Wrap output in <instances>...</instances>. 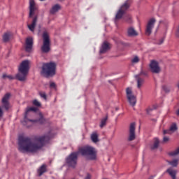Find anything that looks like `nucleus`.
Masks as SVG:
<instances>
[{
  "mask_svg": "<svg viewBox=\"0 0 179 179\" xmlns=\"http://www.w3.org/2000/svg\"><path fill=\"white\" fill-rule=\"evenodd\" d=\"M149 66L150 71L152 73L159 74L160 72H162V68L159 64V62L156 60H151Z\"/></svg>",
  "mask_w": 179,
  "mask_h": 179,
  "instance_id": "11",
  "label": "nucleus"
},
{
  "mask_svg": "<svg viewBox=\"0 0 179 179\" xmlns=\"http://www.w3.org/2000/svg\"><path fill=\"white\" fill-rule=\"evenodd\" d=\"M125 15V13L124 11L119 9L117 13H116L115 17V22H117V20H120V19H122V17Z\"/></svg>",
  "mask_w": 179,
  "mask_h": 179,
  "instance_id": "24",
  "label": "nucleus"
},
{
  "mask_svg": "<svg viewBox=\"0 0 179 179\" xmlns=\"http://www.w3.org/2000/svg\"><path fill=\"white\" fill-rule=\"evenodd\" d=\"M155 23H156L155 18H151L147 23L145 28V35L150 36L152 34V31L153 30V27H155Z\"/></svg>",
  "mask_w": 179,
  "mask_h": 179,
  "instance_id": "12",
  "label": "nucleus"
},
{
  "mask_svg": "<svg viewBox=\"0 0 179 179\" xmlns=\"http://www.w3.org/2000/svg\"><path fill=\"white\" fill-rule=\"evenodd\" d=\"M134 78L137 83V89L141 90V89H142V86H143V84L145 83V79L139 77V76H134Z\"/></svg>",
  "mask_w": 179,
  "mask_h": 179,
  "instance_id": "18",
  "label": "nucleus"
},
{
  "mask_svg": "<svg viewBox=\"0 0 179 179\" xmlns=\"http://www.w3.org/2000/svg\"><path fill=\"white\" fill-rule=\"evenodd\" d=\"M12 97V94L10 92L6 93L1 99V106H0V120H2L3 117V110L2 108L6 110V111H9L10 108V98Z\"/></svg>",
  "mask_w": 179,
  "mask_h": 179,
  "instance_id": "7",
  "label": "nucleus"
},
{
  "mask_svg": "<svg viewBox=\"0 0 179 179\" xmlns=\"http://www.w3.org/2000/svg\"><path fill=\"white\" fill-rule=\"evenodd\" d=\"M148 179H154V178H153V176H151Z\"/></svg>",
  "mask_w": 179,
  "mask_h": 179,
  "instance_id": "44",
  "label": "nucleus"
},
{
  "mask_svg": "<svg viewBox=\"0 0 179 179\" xmlns=\"http://www.w3.org/2000/svg\"><path fill=\"white\" fill-rule=\"evenodd\" d=\"M167 134H170V130H164V135H166Z\"/></svg>",
  "mask_w": 179,
  "mask_h": 179,
  "instance_id": "40",
  "label": "nucleus"
},
{
  "mask_svg": "<svg viewBox=\"0 0 179 179\" xmlns=\"http://www.w3.org/2000/svg\"><path fill=\"white\" fill-rule=\"evenodd\" d=\"M135 122H132L130 124L128 138L129 142H131V141H135V138H136V136L135 135Z\"/></svg>",
  "mask_w": 179,
  "mask_h": 179,
  "instance_id": "13",
  "label": "nucleus"
},
{
  "mask_svg": "<svg viewBox=\"0 0 179 179\" xmlns=\"http://www.w3.org/2000/svg\"><path fill=\"white\" fill-rule=\"evenodd\" d=\"M126 94L130 106H131L132 107H135L136 104V96L134 94L131 87H127L126 89Z\"/></svg>",
  "mask_w": 179,
  "mask_h": 179,
  "instance_id": "10",
  "label": "nucleus"
},
{
  "mask_svg": "<svg viewBox=\"0 0 179 179\" xmlns=\"http://www.w3.org/2000/svg\"><path fill=\"white\" fill-rule=\"evenodd\" d=\"M127 34L129 37H135L138 36V32H136V31L134 27L129 28L127 31Z\"/></svg>",
  "mask_w": 179,
  "mask_h": 179,
  "instance_id": "23",
  "label": "nucleus"
},
{
  "mask_svg": "<svg viewBox=\"0 0 179 179\" xmlns=\"http://www.w3.org/2000/svg\"><path fill=\"white\" fill-rule=\"evenodd\" d=\"M131 3H132L131 0H127L120 6V10H122V12H124L125 13V12H127V10H128V9H129V8H131Z\"/></svg>",
  "mask_w": 179,
  "mask_h": 179,
  "instance_id": "17",
  "label": "nucleus"
},
{
  "mask_svg": "<svg viewBox=\"0 0 179 179\" xmlns=\"http://www.w3.org/2000/svg\"><path fill=\"white\" fill-rule=\"evenodd\" d=\"M13 34L10 31H7L4 33L3 35V43H8L10 40V37H12Z\"/></svg>",
  "mask_w": 179,
  "mask_h": 179,
  "instance_id": "22",
  "label": "nucleus"
},
{
  "mask_svg": "<svg viewBox=\"0 0 179 179\" xmlns=\"http://www.w3.org/2000/svg\"><path fill=\"white\" fill-rule=\"evenodd\" d=\"M176 115L179 117V109L176 110Z\"/></svg>",
  "mask_w": 179,
  "mask_h": 179,
  "instance_id": "42",
  "label": "nucleus"
},
{
  "mask_svg": "<svg viewBox=\"0 0 179 179\" xmlns=\"http://www.w3.org/2000/svg\"><path fill=\"white\" fill-rule=\"evenodd\" d=\"M160 145V141L157 138L153 139L152 143L150 145V148L151 150H157L159 146Z\"/></svg>",
  "mask_w": 179,
  "mask_h": 179,
  "instance_id": "16",
  "label": "nucleus"
},
{
  "mask_svg": "<svg viewBox=\"0 0 179 179\" xmlns=\"http://www.w3.org/2000/svg\"><path fill=\"white\" fill-rule=\"evenodd\" d=\"M107 120H108V117L106 116L101 120L100 128H104L107 125Z\"/></svg>",
  "mask_w": 179,
  "mask_h": 179,
  "instance_id": "26",
  "label": "nucleus"
},
{
  "mask_svg": "<svg viewBox=\"0 0 179 179\" xmlns=\"http://www.w3.org/2000/svg\"><path fill=\"white\" fill-rule=\"evenodd\" d=\"M50 87H55V83H50Z\"/></svg>",
  "mask_w": 179,
  "mask_h": 179,
  "instance_id": "39",
  "label": "nucleus"
},
{
  "mask_svg": "<svg viewBox=\"0 0 179 179\" xmlns=\"http://www.w3.org/2000/svg\"><path fill=\"white\" fill-rule=\"evenodd\" d=\"M2 79H9V80H13L15 79V77L9 75L8 76L6 73L3 74Z\"/></svg>",
  "mask_w": 179,
  "mask_h": 179,
  "instance_id": "30",
  "label": "nucleus"
},
{
  "mask_svg": "<svg viewBox=\"0 0 179 179\" xmlns=\"http://www.w3.org/2000/svg\"><path fill=\"white\" fill-rule=\"evenodd\" d=\"M91 178H92V176L90 174L87 173V175L85 179H91Z\"/></svg>",
  "mask_w": 179,
  "mask_h": 179,
  "instance_id": "41",
  "label": "nucleus"
},
{
  "mask_svg": "<svg viewBox=\"0 0 179 179\" xmlns=\"http://www.w3.org/2000/svg\"><path fill=\"white\" fill-rule=\"evenodd\" d=\"M162 89L165 92V93H170V87H167L166 85H164L162 87Z\"/></svg>",
  "mask_w": 179,
  "mask_h": 179,
  "instance_id": "32",
  "label": "nucleus"
},
{
  "mask_svg": "<svg viewBox=\"0 0 179 179\" xmlns=\"http://www.w3.org/2000/svg\"><path fill=\"white\" fill-rule=\"evenodd\" d=\"M115 110H116V111H117V110H118V108H115Z\"/></svg>",
  "mask_w": 179,
  "mask_h": 179,
  "instance_id": "46",
  "label": "nucleus"
},
{
  "mask_svg": "<svg viewBox=\"0 0 179 179\" xmlns=\"http://www.w3.org/2000/svg\"><path fill=\"white\" fill-rule=\"evenodd\" d=\"M169 140L170 138L169 137H164L163 142H169Z\"/></svg>",
  "mask_w": 179,
  "mask_h": 179,
  "instance_id": "38",
  "label": "nucleus"
},
{
  "mask_svg": "<svg viewBox=\"0 0 179 179\" xmlns=\"http://www.w3.org/2000/svg\"><path fill=\"white\" fill-rule=\"evenodd\" d=\"M176 87H178V89H179V81L176 83Z\"/></svg>",
  "mask_w": 179,
  "mask_h": 179,
  "instance_id": "43",
  "label": "nucleus"
},
{
  "mask_svg": "<svg viewBox=\"0 0 179 179\" xmlns=\"http://www.w3.org/2000/svg\"><path fill=\"white\" fill-rule=\"evenodd\" d=\"M148 76V73L146 71H145L143 69H141L140 73L137 75H135V76H138L139 78H141V76Z\"/></svg>",
  "mask_w": 179,
  "mask_h": 179,
  "instance_id": "29",
  "label": "nucleus"
},
{
  "mask_svg": "<svg viewBox=\"0 0 179 179\" xmlns=\"http://www.w3.org/2000/svg\"><path fill=\"white\" fill-rule=\"evenodd\" d=\"M57 64L55 62L44 63L42 66L41 74L44 78H50L55 75Z\"/></svg>",
  "mask_w": 179,
  "mask_h": 179,
  "instance_id": "6",
  "label": "nucleus"
},
{
  "mask_svg": "<svg viewBox=\"0 0 179 179\" xmlns=\"http://www.w3.org/2000/svg\"><path fill=\"white\" fill-rule=\"evenodd\" d=\"M178 129V127H177V123H173L169 129V131L171 132H176Z\"/></svg>",
  "mask_w": 179,
  "mask_h": 179,
  "instance_id": "28",
  "label": "nucleus"
},
{
  "mask_svg": "<svg viewBox=\"0 0 179 179\" xmlns=\"http://www.w3.org/2000/svg\"><path fill=\"white\" fill-rule=\"evenodd\" d=\"M78 156H79V152H71L66 159V163L69 167H72V169L76 168V164H78Z\"/></svg>",
  "mask_w": 179,
  "mask_h": 179,
  "instance_id": "9",
  "label": "nucleus"
},
{
  "mask_svg": "<svg viewBox=\"0 0 179 179\" xmlns=\"http://www.w3.org/2000/svg\"><path fill=\"white\" fill-rule=\"evenodd\" d=\"M40 1H45V0H40Z\"/></svg>",
  "mask_w": 179,
  "mask_h": 179,
  "instance_id": "47",
  "label": "nucleus"
},
{
  "mask_svg": "<svg viewBox=\"0 0 179 179\" xmlns=\"http://www.w3.org/2000/svg\"><path fill=\"white\" fill-rule=\"evenodd\" d=\"M29 64H30L29 60H24L20 65L18 69L20 73L15 76L16 79L20 80V82H24L26 80V77L27 76V73H29Z\"/></svg>",
  "mask_w": 179,
  "mask_h": 179,
  "instance_id": "5",
  "label": "nucleus"
},
{
  "mask_svg": "<svg viewBox=\"0 0 179 179\" xmlns=\"http://www.w3.org/2000/svg\"><path fill=\"white\" fill-rule=\"evenodd\" d=\"M78 153H80L82 156H84L88 160H96L97 159V151L96 148L90 145L79 148Z\"/></svg>",
  "mask_w": 179,
  "mask_h": 179,
  "instance_id": "3",
  "label": "nucleus"
},
{
  "mask_svg": "<svg viewBox=\"0 0 179 179\" xmlns=\"http://www.w3.org/2000/svg\"><path fill=\"white\" fill-rule=\"evenodd\" d=\"M91 140L94 143H97V142L99 141V134H97V132H94L91 134Z\"/></svg>",
  "mask_w": 179,
  "mask_h": 179,
  "instance_id": "25",
  "label": "nucleus"
},
{
  "mask_svg": "<svg viewBox=\"0 0 179 179\" xmlns=\"http://www.w3.org/2000/svg\"><path fill=\"white\" fill-rule=\"evenodd\" d=\"M33 104L34 106H36V107H41V103L37 101V99L34 100Z\"/></svg>",
  "mask_w": 179,
  "mask_h": 179,
  "instance_id": "31",
  "label": "nucleus"
},
{
  "mask_svg": "<svg viewBox=\"0 0 179 179\" xmlns=\"http://www.w3.org/2000/svg\"><path fill=\"white\" fill-rule=\"evenodd\" d=\"M52 138L51 131L41 136L35 137L34 139L29 137L21 136L18 139V150L21 153H37L41 150L44 145Z\"/></svg>",
  "mask_w": 179,
  "mask_h": 179,
  "instance_id": "1",
  "label": "nucleus"
},
{
  "mask_svg": "<svg viewBox=\"0 0 179 179\" xmlns=\"http://www.w3.org/2000/svg\"><path fill=\"white\" fill-rule=\"evenodd\" d=\"M59 10H61V5L55 4L50 9V15H55L57 13V12H58Z\"/></svg>",
  "mask_w": 179,
  "mask_h": 179,
  "instance_id": "21",
  "label": "nucleus"
},
{
  "mask_svg": "<svg viewBox=\"0 0 179 179\" xmlns=\"http://www.w3.org/2000/svg\"><path fill=\"white\" fill-rule=\"evenodd\" d=\"M110 50H111V45L108 42L104 41L101 46L99 54H106Z\"/></svg>",
  "mask_w": 179,
  "mask_h": 179,
  "instance_id": "14",
  "label": "nucleus"
},
{
  "mask_svg": "<svg viewBox=\"0 0 179 179\" xmlns=\"http://www.w3.org/2000/svg\"><path fill=\"white\" fill-rule=\"evenodd\" d=\"M163 43H164V38H162L159 39L157 44H159L160 45L161 44H163Z\"/></svg>",
  "mask_w": 179,
  "mask_h": 179,
  "instance_id": "37",
  "label": "nucleus"
},
{
  "mask_svg": "<svg viewBox=\"0 0 179 179\" xmlns=\"http://www.w3.org/2000/svg\"><path fill=\"white\" fill-rule=\"evenodd\" d=\"M168 163L172 166V167H177V166H178V159H175L173 161H169Z\"/></svg>",
  "mask_w": 179,
  "mask_h": 179,
  "instance_id": "27",
  "label": "nucleus"
},
{
  "mask_svg": "<svg viewBox=\"0 0 179 179\" xmlns=\"http://www.w3.org/2000/svg\"><path fill=\"white\" fill-rule=\"evenodd\" d=\"M38 13V9L37 8V6H36V2H34V0H29V19H32V22L31 24H28L27 27L30 30V31H32V33H34V29H36V26L37 24V20H38V16L37 15V13Z\"/></svg>",
  "mask_w": 179,
  "mask_h": 179,
  "instance_id": "2",
  "label": "nucleus"
},
{
  "mask_svg": "<svg viewBox=\"0 0 179 179\" xmlns=\"http://www.w3.org/2000/svg\"><path fill=\"white\" fill-rule=\"evenodd\" d=\"M25 50L27 52H31V50H33V38L28 37L25 41Z\"/></svg>",
  "mask_w": 179,
  "mask_h": 179,
  "instance_id": "15",
  "label": "nucleus"
},
{
  "mask_svg": "<svg viewBox=\"0 0 179 179\" xmlns=\"http://www.w3.org/2000/svg\"><path fill=\"white\" fill-rule=\"evenodd\" d=\"M43 45L41 48L42 52L48 54L51 51V40L50 39V35L47 31H43Z\"/></svg>",
  "mask_w": 179,
  "mask_h": 179,
  "instance_id": "8",
  "label": "nucleus"
},
{
  "mask_svg": "<svg viewBox=\"0 0 179 179\" xmlns=\"http://www.w3.org/2000/svg\"><path fill=\"white\" fill-rule=\"evenodd\" d=\"M166 173L169 174L171 179H177V170L171 167L166 170Z\"/></svg>",
  "mask_w": 179,
  "mask_h": 179,
  "instance_id": "19",
  "label": "nucleus"
},
{
  "mask_svg": "<svg viewBox=\"0 0 179 179\" xmlns=\"http://www.w3.org/2000/svg\"><path fill=\"white\" fill-rule=\"evenodd\" d=\"M37 110H38V108L36 107L27 108V110L25 111L24 118V124H29V122H38V124H41V125H43V124H45L46 122L45 118H44V115H43V113H39L38 120H29L28 118L29 114H33L31 111H33V113H36Z\"/></svg>",
  "mask_w": 179,
  "mask_h": 179,
  "instance_id": "4",
  "label": "nucleus"
},
{
  "mask_svg": "<svg viewBox=\"0 0 179 179\" xmlns=\"http://www.w3.org/2000/svg\"><path fill=\"white\" fill-rule=\"evenodd\" d=\"M44 173H47V165L43 164L39 169L37 170V173L38 177H41Z\"/></svg>",
  "mask_w": 179,
  "mask_h": 179,
  "instance_id": "20",
  "label": "nucleus"
},
{
  "mask_svg": "<svg viewBox=\"0 0 179 179\" xmlns=\"http://www.w3.org/2000/svg\"><path fill=\"white\" fill-rule=\"evenodd\" d=\"M131 62H133V64H138V62H139V57H138V56L134 57Z\"/></svg>",
  "mask_w": 179,
  "mask_h": 179,
  "instance_id": "33",
  "label": "nucleus"
},
{
  "mask_svg": "<svg viewBox=\"0 0 179 179\" xmlns=\"http://www.w3.org/2000/svg\"><path fill=\"white\" fill-rule=\"evenodd\" d=\"M129 20H131V17H129Z\"/></svg>",
  "mask_w": 179,
  "mask_h": 179,
  "instance_id": "45",
  "label": "nucleus"
},
{
  "mask_svg": "<svg viewBox=\"0 0 179 179\" xmlns=\"http://www.w3.org/2000/svg\"><path fill=\"white\" fill-rule=\"evenodd\" d=\"M153 110H155V108H148L146 109L147 114H148V115H150V112L153 111Z\"/></svg>",
  "mask_w": 179,
  "mask_h": 179,
  "instance_id": "35",
  "label": "nucleus"
},
{
  "mask_svg": "<svg viewBox=\"0 0 179 179\" xmlns=\"http://www.w3.org/2000/svg\"><path fill=\"white\" fill-rule=\"evenodd\" d=\"M39 94L41 97H42V99H44V100H47V94H45V92H40Z\"/></svg>",
  "mask_w": 179,
  "mask_h": 179,
  "instance_id": "34",
  "label": "nucleus"
},
{
  "mask_svg": "<svg viewBox=\"0 0 179 179\" xmlns=\"http://www.w3.org/2000/svg\"><path fill=\"white\" fill-rule=\"evenodd\" d=\"M176 36L179 38V25L178 26L176 31Z\"/></svg>",
  "mask_w": 179,
  "mask_h": 179,
  "instance_id": "36",
  "label": "nucleus"
}]
</instances>
